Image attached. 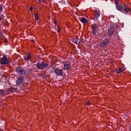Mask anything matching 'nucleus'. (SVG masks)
Masks as SVG:
<instances>
[{
    "label": "nucleus",
    "instance_id": "f257e3e1",
    "mask_svg": "<svg viewBox=\"0 0 131 131\" xmlns=\"http://www.w3.org/2000/svg\"><path fill=\"white\" fill-rule=\"evenodd\" d=\"M15 72L19 76H26V70L25 68L22 66H18L15 68Z\"/></svg>",
    "mask_w": 131,
    "mask_h": 131
},
{
    "label": "nucleus",
    "instance_id": "f03ea898",
    "mask_svg": "<svg viewBox=\"0 0 131 131\" xmlns=\"http://www.w3.org/2000/svg\"><path fill=\"white\" fill-rule=\"evenodd\" d=\"M36 66L38 69H39L40 70H45V69H47V68L48 67L49 64L45 62V61L42 62H39L37 63H36Z\"/></svg>",
    "mask_w": 131,
    "mask_h": 131
},
{
    "label": "nucleus",
    "instance_id": "7ed1b4c3",
    "mask_svg": "<svg viewBox=\"0 0 131 131\" xmlns=\"http://www.w3.org/2000/svg\"><path fill=\"white\" fill-rule=\"evenodd\" d=\"M0 63L3 66L9 65L10 64V59H9L7 55H3V57L0 59Z\"/></svg>",
    "mask_w": 131,
    "mask_h": 131
},
{
    "label": "nucleus",
    "instance_id": "20e7f679",
    "mask_svg": "<svg viewBox=\"0 0 131 131\" xmlns=\"http://www.w3.org/2000/svg\"><path fill=\"white\" fill-rule=\"evenodd\" d=\"M24 81V76H19L17 78L16 83L17 85H19L20 88L23 89L24 88V84H23V81Z\"/></svg>",
    "mask_w": 131,
    "mask_h": 131
},
{
    "label": "nucleus",
    "instance_id": "39448f33",
    "mask_svg": "<svg viewBox=\"0 0 131 131\" xmlns=\"http://www.w3.org/2000/svg\"><path fill=\"white\" fill-rule=\"evenodd\" d=\"M109 42H110V38H105L100 42V46L101 48H105V47H107V45H109Z\"/></svg>",
    "mask_w": 131,
    "mask_h": 131
},
{
    "label": "nucleus",
    "instance_id": "423d86ee",
    "mask_svg": "<svg viewBox=\"0 0 131 131\" xmlns=\"http://www.w3.org/2000/svg\"><path fill=\"white\" fill-rule=\"evenodd\" d=\"M54 70V73L57 76H63V69H55L53 68Z\"/></svg>",
    "mask_w": 131,
    "mask_h": 131
},
{
    "label": "nucleus",
    "instance_id": "0eeeda50",
    "mask_svg": "<svg viewBox=\"0 0 131 131\" xmlns=\"http://www.w3.org/2000/svg\"><path fill=\"white\" fill-rule=\"evenodd\" d=\"M71 41L77 45H81V42H80V39H79V38H73L71 39Z\"/></svg>",
    "mask_w": 131,
    "mask_h": 131
},
{
    "label": "nucleus",
    "instance_id": "6e6552de",
    "mask_svg": "<svg viewBox=\"0 0 131 131\" xmlns=\"http://www.w3.org/2000/svg\"><path fill=\"white\" fill-rule=\"evenodd\" d=\"M71 68V63L69 62H65L63 66L64 70H70Z\"/></svg>",
    "mask_w": 131,
    "mask_h": 131
},
{
    "label": "nucleus",
    "instance_id": "1a4fd4ad",
    "mask_svg": "<svg viewBox=\"0 0 131 131\" xmlns=\"http://www.w3.org/2000/svg\"><path fill=\"white\" fill-rule=\"evenodd\" d=\"M122 11H123V12H124L125 13H128V12H130V7H129V6L123 4Z\"/></svg>",
    "mask_w": 131,
    "mask_h": 131
},
{
    "label": "nucleus",
    "instance_id": "9d476101",
    "mask_svg": "<svg viewBox=\"0 0 131 131\" xmlns=\"http://www.w3.org/2000/svg\"><path fill=\"white\" fill-rule=\"evenodd\" d=\"M16 89L13 87H11L8 89L5 90V93L6 94H10V93H13V92H16Z\"/></svg>",
    "mask_w": 131,
    "mask_h": 131
},
{
    "label": "nucleus",
    "instance_id": "9b49d317",
    "mask_svg": "<svg viewBox=\"0 0 131 131\" xmlns=\"http://www.w3.org/2000/svg\"><path fill=\"white\" fill-rule=\"evenodd\" d=\"M97 29H98V25L97 24H93L92 25V30L93 33H96Z\"/></svg>",
    "mask_w": 131,
    "mask_h": 131
},
{
    "label": "nucleus",
    "instance_id": "f8f14e48",
    "mask_svg": "<svg viewBox=\"0 0 131 131\" xmlns=\"http://www.w3.org/2000/svg\"><path fill=\"white\" fill-rule=\"evenodd\" d=\"M115 5L116 6L117 10L118 11H122L123 9V6H122V4H120L119 2L118 3H115Z\"/></svg>",
    "mask_w": 131,
    "mask_h": 131
},
{
    "label": "nucleus",
    "instance_id": "ddd939ff",
    "mask_svg": "<svg viewBox=\"0 0 131 131\" xmlns=\"http://www.w3.org/2000/svg\"><path fill=\"white\" fill-rule=\"evenodd\" d=\"M94 13H95L94 19H95V20H98V18L100 17V12L97 10H95Z\"/></svg>",
    "mask_w": 131,
    "mask_h": 131
},
{
    "label": "nucleus",
    "instance_id": "4468645a",
    "mask_svg": "<svg viewBox=\"0 0 131 131\" xmlns=\"http://www.w3.org/2000/svg\"><path fill=\"white\" fill-rule=\"evenodd\" d=\"M115 71L117 74H120L122 72H123V71H125V69L122 68L119 69H116Z\"/></svg>",
    "mask_w": 131,
    "mask_h": 131
},
{
    "label": "nucleus",
    "instance_id": "2eb2a0df",
    "mask_svg": "<svg viewBox=\"0 0 131 131\" xmlns=\"http://www.w3.org/2000/svg\"><path fill=\"white\" fill-rule=\"evenodd\" d=\"M24 58L25 62H27L28 63H29L28 61H29V60L31 59V54H30V53H29V54H28Z\"/></svg>",
    "mask_w": 131,
    "mask_h": 131
},
{
    "label": "nucleus",
    "instance_id": "dca6fc26",
    "mask_svg": "<svg viewBox=\"0 0 131 131\" xmlns=\"http://www.w3.org/2000/svg\"><path fill=\"white\" fill-rule=\"evenodd\" d=\"M80 21H81V22H82V23H83V24H85L88 22V19H85V18L84 17L80 18Z\"/></svg>",
    "mask_w": 131,
    "mask_h": 131
},
{
    "label": "nucleus",
    "instance_id": "f3484780",
    "mask_svg": "<svg viewBox=\"0 0 131 131\" xmlns=\"http://www.w3.org/2000/svg\"><path fill=\"white\" fill-rule=\"evenodd\" d=\"M115 32V29L114 28L111 27L108 29V33H113Z\"/></svg>",
    "mask_w": 131,
    "mask_h": 131
},
{
    "label": "nucleus",
    "instance_id": "a211bd4d",
    "mask_svg": "<svg viewBox=\"0 0 131 131\" xmlns=\"http://www.w3.org/2000/svg\"><path fill=\"white\" fill-rule=\"evenodd\" d=\"M32 69H27L26 75H29L32 73Z\"/></svg>",
    "mask_w": 131,
    "mask_h": 131
},
{
    "label": "nucleus",
    "instance_id": "6ab92c4d",
    "mask_svg": "<svg viewBox=\"0 0 131 131\" xmlns=\"http://www.w3.org/2000/svg\"><path fill=\"white\" fill-rule=\"evenodd\" d=\"M6 93V91L4 90H0V98H3V95Z\"/></svg>",
    "mask_w": 131,
    "mask_h": 131
},
{
    "label": "nucleus",
    "instance_id": "aec40b11",
    "mask_svg": "<svg viewBox=\"0 0 131 131\" xmlns=\"http://www.w3.org/2000/svg\"><path fill=\"white\" fill-rule=\"evenodd\" d=\"M34 16H35V19H36L37 20H38L39 17H38V14L35 13H34Z\"/></svg>",
    "mask_w": 131,
    "mask_h": 131
},
{
    "label": "nucleus",
    "instance_id": "412c9836",
    "mask_svg": "<svg viewBox=\"0 0 131 131\" xmlns=\"http://www.w3.org/2000/svg\"><path fill=\"white\" fill-rule=\"evenodd\" d=\"M45 0H39V3L41 5L42 3H45Z\"/></svg>",
    "mask_w": 131,
    "mask_h": 131
},
{
    "label": "nucleus",
    "instance_id": "4be33fe9",
    "mask_svg": "<svg viewBox=\"0 0 131 131\" xmlns=\"http://www.w3.org/2000/svg\"><path fill=\"white\" fill-rule=\"evenodd\" d=\"M86 105L90 106V105H92V103H91V102L90 101H88V102L86 103Z\"/></svg>",
    "mask_w": 131,
    "mask_h": 131
},
{
    "label": "nucleus",
    "instance_id": "5701e85b",
    "mask_svg": "<svg viewBox=\"0 0 131 131\" xmlns=\"http://www.w3.org/2000/svg\"><path fill=\"white\" fill-rule=\"evenodd\" d=\"M3 11V6L0 5V13Z\"/></svg>",
    "mask_w": 131,
    "mask_h": 131
},
{
    "label": "nucleus",
    "instance_id": "b1692460",
    "mask_svg": "<svg viewBox=\"0 0 131 131\" xmlns=\"http://www.w3.org/2000/svg\"><path fill=\"white\" fill-rule=\"evenodd\" d=\"M113 35V33H108V36L111 37V36H112Z\"/></svg>",
    "mask_w": 131,
    "mask_h": 131
},
{
    "label": "nucleus",
    "instance_id": "393cba45",
    "mask_svg": "<svg viewBox=\"0 0 131 131\" xmlns=\"http://www.w3.org/2000/svg\"><path fill=\"white\" fill-rule=\"evenodd\" d=\"M119 0H115V4H117V3H119Z\"/></svg>",
    "mask_w": 131,
    "mask_h": 131
},
{
    "label": "nucleus",
    "instance_id": "a878e982",
    "mask_svg": "<svg viewBox=\"0 0 131 131\" xmlns=\"http://www.w3.org/2000/svg\"><path fill=\"white\" fill-rule=\"evenodd\" d=\"M57 27H58L57 32L59 33L60 32V27H59L58 26H57Z\"/></svg>",
    "mask_w": 131,
    "mask_h": 131
},
{
    "label": "nucleus",
    "instance_id": "bb28decb",
    "mask_svg": "<svg viewBox=\"0 0 131 131\" xmlns=\"http://www.w3.org/2000/svg\"><path fill=\"white\" fill-rule=\"evenodd\" d=\"M114 27H115V28H117L118 26H117V25H114Z\"/></svg>",
    "mask_w": 131,
    "mask_h": 131
},
{
    "label": "nucleus",
    "instance_id": "cd10ccee",
    "mask_svg": "<svg viewBox=\"0 0 131 131\" xmlns=\"http://www.w3.org/2000/svg\"><path fill=\"white\" fill-rule=\"evenodd\" d=\"M90 35H96V33H92L91 34H90Z\"/></svg>",
    "mask_w": 131,
    "mask_h": 131
},
{
    "label": "nucleus",
    "instance_id": "c85d7f7f",
    "mask_svg": "<svg viewBox=\"0 0 131 131\" xmlns=\"http://www.w3.org/2000/svg\"><path fill=\"white\" fill-rule=\"evenodd\" d=\"M30 10L31 11H32V10H33V8H32V7H30Z\"/></svg>",
    "mask_w": 131,
    "mask_h": 131
},
{
    "label": "nucleus",
    "instance_id": "c756f323",
    "mask_svg": "<svg viewBox=\"0 0 131 131\" xmlns=\"http://www.w3.org/2000/svg\"><path fill=\"white\" fill-rule=\"evenodd\" d=\"M31 41H32V42H34V39H31Z\"/></svg>",
    "mask_w": 131,
    "mask_h": 131
},
{
    "label": "nucleus",
    "instance_id": "7c9ffc66",
    "mask_svg": "<svg viewBox=\"0 0 131 131\" xmlns=\"http://www.w3.org/2000/svg\"><path fill=\"white\" fill-rule=\"evenodd\" d=\"M54 24H55V25H56V24H57V23H56V21H54Z\"/></svg>",
    "mask_w": 131,
    "mask_h": 131
},
{
    "label": "nucleus",
    "instance_id": "2f4dec72",
    "mask_svg": "<svg viewBox=\"0 0 131 131\" xmlns=\"http://www.w3.org/2000/svg\"><path fill=\"white\" fill-rule=\"evenodd\" d=\"M2 19H3V18H2V17L0 16V21H1V20H2Z\"/></svg>",
    "mask_w": 131,
    "mask_h": 131
},
{
    "label": "nucleus",
    "instance_id": "473e14b6",
    "mask_svg": "<svg viewBox=\"0 0 131 131\" xmlns=\"http://www.w3.org/2000/svg\"><path fill=\"white\" fill-rule=\"evenodd\" d=\"M90 107H91L92 108H93V105H92V104L90 105Z\"/></svg>",
    "mask_w": 131,
    "mask_h": 131
},
{
    "label": "nucleus",
    "instance_id": "72a5a7b5",
    "mask_svg": "<svg viewBox=\"0 0 131 131\" xmlns=\"http://www.w3.org/2000/svg\"><path fill=\"white\" fill-rule=\"evenodd\" d=\"M3 35V34H2V33H0V35Z\"/></svg>",
    "mask_w": 131,
    "mask_h": 131
},
{
    "label": "nucleus",
    "instance_id": "f704fd0d",
    "mask_svg": "<svg viewBox=\"0 0 131 131\" xmlns=\"http://www.w3.org/2000/svg\"><path fill=\"white\" fill-rule=\"evenodd\" d=\"M58 35H60V34H58Z\"/></svg>",
    "mask_w": 131,
    "mask_h": 131
},
{
    "label": "nucleus",
    "instance_id": "c9c22d12",
    "mask_svg": "<svg viewBox=\"0 0 131 131\" xmlns=\"http://www.w3.org/2000/svg\"><path fill=\"white\" fill-rule=\"evenodd\" d=\"M80 38H81V36H80Z\"/></svg>",
    "mask_w": 131,
    "mask_h": 131
},
{
    "label": "nucleus",
    "instance_id": "e433bc0d",
    "mask_svg": "<svg viewBox=\"0 0 131 131\" xmlns=\"http://www.w3.org/2000/svg\"><path fill=\"white\" fill-rule=\"evenodd\" d=\"M0 33H1V30H0Z\"/></svg>",
    "mask_w": 131,
    "mask_h": 131
},
{
    "label": "nucleus",
    "instance_id": "4c0bfd02",
    "mask_svg": "<svg viewBox=\"0 0 131 131\" xmlns=\"http://www.w3.org/2000/svg\"><path fill=\"white\" fill-rule=\"evenodd\" d=\"M0 131H1V128H0Z\"/></svg>",
    "mask_w": 131,
    "mask_h": 131
}]
</instances>
